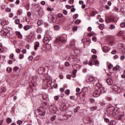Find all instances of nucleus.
Segmentation results:
<instances>
[{"label": "nucleus", "instance_id": "f257e3e1", "mask_svg": "<svg viewBox=\"0 0 125 125\" xmlns=\"http://www.w3.org/2000/svg\"><path fill=\"white\" fill-rule=\"evenodd\" d=\"M105 88L103 87L102 84L100 83H97L96 84L93 95L94 97H99L102 93H105Z\"/></svg>", "mask_w": 125, "mask_h": 125}, {"label": "nucleus", "instance_id": "f03ea898", "mask_svg": "<svg viewBox=\"0 0 125 125\" xmlns=\"http://www.w3.org/2000/svg\"><path fill=\"white\" fill-rule=\"evenodd\" d=\"M108 116L110 118H114L116 115L119 114V111L116 110V108L113 106L109 105L106 109Z\"/></svg>", "mask_w": 125, "mask_h": 125}, {"label": "nucleus", "instance_id": "7ed1b4c3", "mask_svg": "<svg viewBox=\"0 0 125 125\" xmlns=\"http://www.w3.org/2000/svg\"><path fill=\"white\" fill-rule=\"evenodd\" d=\"M66 41H67V38H65L63 36H61L56 39L55 43L57 45H61V44H62V43L63 42H65Z\"/></svg>", "mask_w": 125, "mask_h": 125}, {"label": "nucleus", "instance_id": "20e7f679", "mask_svg": "<svg viewBox=\"0 0 125 125\" xmlns=\"http://www.w3.org/2000/svg\"><path fill=\"white\" fill-rule=\"evenodd\" d=\"M2 34L3 36H6L7 38L12 37V34L10 33V30L7 29V28L3 29Z\"/></svg>", "mask_w": 125, "mask_h": 125}, {"label": "nucleus", "instance_id": "39448f33", "mask_svg": "<svg viewBox=\"0 0 125 125\" xmlns=\"http://www.w3.org/2000/svg\"><path fill=\"white\" fill-rule=\"evenodd\" d=\"M48 21H51L52 23H55L56 22V16L51 14L48 15Z\"/></svg>", "mask_w": 125, "mask_h": 125}, {"label": "nucleus", "instance_id": "423d86ee", "mask_svg": "<svg viewBox=\"0 0 125 125\" xmlns=\"http://www.w3.org/2000/svg\"><path fill=\"white\" fill-rule=\"evenodd\" d=\"M88 81L89 83H94L95 82H99V80L96 78H94L93 76H89L88 78Z\"/></svg>", "mask_w": 125, "mask_h": 125}, {"label": "nucleus", "instance_id": "0eeeda50", "mask_svg": "<svg viewBox=\"0 0 125 125\" xmlns=\"http://www.w3.org/2000/svg\"><path fill=\"white\" fill-rule=\"evenodd\" d=\"M112 90L115 93H120L122 92V90L120 88L118 87L117 85H114L112 86Z\"/></svg>", "mask_w": 125, "mask_h": 125}, {"label": "nucleus", "instance_id": "6e6552de", "mask_svg": "<svg viewBox=\"0 0 125 125\" xmlns=\"http://www.w3.org/2000/svg\"><path fill=\"white\" fill-rule=\"evenodd\" d=\"M38 111L39 112V115L41 116H44L45 114H44V110L42 109V107H39L38 108Z\"/></svg>", "mask_w": 125, "mask_h": 125}, {"label": "nucleus", "instance_id": "1a4fd4ad", "mask_svg": "<svg viewBox=\"0 0 125 125\" xmlns=\"http://www.w3.org/2000/svg\"><path fill=\"white\" fill-rule=\"evenodd\" d=\"M106 82L108 85H112L113 84V80L110 78H108L106 80Z\"/></svg>", "mask_w": 125, "mask_h": 125}, {"label": "nucleus", "instance_id": "9d476101", "mask_svg": "<svg viewBox=\"0 0 125 125\" xmlns=\"http://www.w3.org/2000/svg\"><path fill=\"white\" fill-rule=\"evenodd\" d=\"M32 25H26L23 27V29L24 30H25V31H28V30H30V29H32Z\"/></svg>", "mask_w": 125, "mask_h": 125}, {"label": "nucleus", "instance_id": "9b49d317", "mask_svg": "<svg viewBox=\"0 0 125 125\" xmlns=\"http://www.w3.org/2000/svg\"><path fill=\"white\" fill-rule=\"evenodd\" d=\"M42 42L45 44H47L49 42V37H44Z\"/></svg>", "mask_w": 125, "mask_h": 125}, {"label": "nucleus", "instance_id": "f8f14e48", "mask_svg": "<svg viewBox=\"0 0 125 125\" xmlns=\"http://www.w3.org/2000/svg\"><path fill=\"white\" fill-rule=\"evenodd\" d=\"M84 65H88L89 66H97L98 67V66H99V63H84Z\"/></svg>", "mask_w": 125, "mask_h": 125}, {"label": "nucleus", "instance_id": "ddd939ff", "mask_svg": "<svg viewBox=\"0 0 125 125\" xmlns=\"http://www.w3.org/2000/svg\"><path fill=\"white\" fill-rule=\"evenodd\" d=\"M39 47H40V42H36L35 43L34 49L35 50H38Z\"/></svg>", "mask_w": 125, "mask_h": 125}, {"label": "nucleus", "instance_id": "4468645a", "mask_svg": "<svg viewBox=\"0 0 125 125\" xmlns=\"http://www.w3.org/2000/svg\"><path fill=\"white\" fill-rule=\"evenodd\" d=\"M23 20H24V21H25V22H30V21L31 20V18H30L29 17H24L23 18Z\"/></svg>", "mask_w": 125, "mask_h": 125}, {"label": "nucleus", "instance_id": "2eb2a0df", "mask_svg": "<svg viewBox=\"0 0 125 125\" xmlns=\"http://www.w3.org/2000/svg\"><path fill=\"white\" fill-rule=\"evenodd\" d=\"M116 28V26H115V25L111 24L110 25V26L109 27V29L110 30H114V29Z\"/></svg>", "mask_w": 125, "mask_h": 125}, {"label": "nucleus", "instance_id": "dca6fc26", "mask_svg": "<svg viewBox=\"0 0 125 125\" xmlns=\"http://www.w3.org/2000/svg\"><path fill=\"white\" fill-rule=\"evenodd\" d=\"M50 34H51V32L49 31V30L46 31L45 35L47 36V37L50 38Z\"/></svg>", "mask_w": 125, "mask_h": 125}, {"label": "nucleus", "instance_id": "f3484780", "mask_svg": "<svg viewBox=\"0 0 125 125\" xmlns=\"http://www.w3.org/2000/svg\"><path fill=\"white\" fill-rule=\"evenodd\" d=\"M42 23H43V21L42 20H38L37 21V25H38V26H41V25H42Z\"/></svg>", "mask_w": 125, "mask_h": 125}, {"label": "nucleus", "instance_id": "a211bd4d", "mask_svg": "<svg viewBox=\"0 0 125 125\" xmlns=\"http://www.w3.org/2000/svg\"><path fill=\"white\" fill-rule=\"evenodd\" d=\"M16 35L18 36L19 38H22V35H21V33L20 32L17 31L16 32Z\"/></svg>", "mask_w": 125, "mask_h": 125}, {"label": "nucleus", "instance_id": "6ab92c4d", "mask_svg": "<svg viewBox=\"0 0 125 125\" xmlns=\"http://www.w3.org/2000/svg\"><path fill=\"white\" fill-rule=\"evenodd\" d=\"M123 34H124V31H120L118 33V34L117 35V36H118V37H122Z\"/></svg>", "mask_w": 125, "mask_h": 125}, {"label": "nucleus", "instance_id": "aec40b11", "mask_svg": "<svg viewBox=\"0 0 125 125\" xmlns=\"http://www.w3.org/2000/svg\"><path fill=\"white\" fill-rule=\"evenodd\" d=\"M103 51H104V52H108V47L106 46H104L103 48Z\"/></svg>", "mask_w": 125, "mask_h": 125}, {"label": "nucleus", "instance_id": "412c9836", "mask_svg": "<svg viewBox=\"0 0 125 125\" xmlns=\"http://www.w3.org/2000/svg\"><path fill=\"white\" fill-rule=\"evenodd\" d=\"M0 24L2 26H5V25H6V21H1L0 22Z\"/></svg>", "mask_w": 125, "mask_h": 125}, {"label": "nucleus", "instance_id": "4be33fe9", "mask_svg": "<svg viewBox=\"0 0 125 125\" xmlns=\"http://www.w3.org/2000/svg\"><path fill=\"white\" fill-rule=\"evenodd\" d=\"M83 92H87L88 91V87H85L83 89Z\"/></svg>", "mask_w": 125, "mask_h": 125}, {"label": "nucleus", "instance_id": "5701e85b", "mask_svg": "<svg viewBox=\"0 0 125 125\" xmlns=\"http://www.w3.org/2000/svg\"><path fill=\"white\" fill-rule=\"evenodd\" d=\"M7 122L8 124H10L12 122V119L10 118H7Z\"/></svg>", "mask_w": 125, "mask_h": 125}, {"label": "nucleus", "instance_id": "b1692460", "mask_svg": "<svg viewBox=\"0 0 125 125\" xmlns=\"http://www.w3.org/2000/svg\"><path fill=\"white\" fill-rule=\"evenodd\" d=\"M59 29H60V27H59V26L57 25H56L54 26V30H55V31H58Z\"/></svg>", "mask_w": 125, "mask_h": 125}, {"label": "nucleus", "instance_id": "393cba45", "mask_svg": "<svg viewBox=\"0 0 125 125\" xmlns=\"http://www.w3.org/2000/svg\"><path fill=\"white\" fill-rule=\"evenodd\" d=\"M65 7H66L67 9H71V8H72V7H74V5L70 6V5H65Z\"/></svg>", "mask_w": 125, "mask_h": 125}, {"label": "nucleus", "instance_id": "a878e982", "mask_svg": "<svg viewBox=\"0 0 125 125\" xmlns=\"http://www.w3.org/2000/svg\"><path fill=\"white\" fill-rule=\"evenodd\" d=\"M12 71V68H11V67H7V72L8 73H11Z\"/></svg>", "mask_w": 125, "mask_h": 125}, {"label": "nucleus", "instance_id": "bb28decb", "mask_svg": "<svg viewBox=\"0 0 125 125\" xmlns=\"http://www.w3.org/2000/svg\"><path fill=\"white\" fill-rule=\"evenodd\" d=\"M70 46L71 47H75V41H73V43L71 42L70 43Z\"/></svg>", "mask_w": 125, "mask_h": 125}, {"label": "nucleus", "instance_id": "cd10ccee", "mask_svg": "<svg viewBox=\"0 0 125 125\" xmlns=\"http://www.w3.org/2000/svg\"><path fill=\"white\" fill-rule=\"evenodd\" d=\"M78 110H80V106H78L74 109V113H77Z\"/></svg>", "mask_w": 125, "mask_h": 125}, {"label": "nucleus", "instance_id": "c85d7f7f", "mask_svg": "<svg viewBox=\"0 0 125 125\" xmlns=\"http://www.w3.org/2000/svg\"><path fill=\"white\" fill-rule=\"evenodd\" d=\"M6 89L5 87L1 88V89H0V92L1 93L2 92H5L6 91Z\"/></svg>", "mask_w": 125, "mask_h": 125}, {"label": "nucleus", "instance_id": "c756f323", "mask_svg": "<svg viewBox=\"0 0 125 125\" xmlns=\"http://www.w3.org/2000/svg\"><path fill=\"white\" fill-rule=\"evenodd\" d=\"M15 23L16 24H20V20H19V19L15 20Z\"/></svg>", "mask_w": 125, "mask_h": 125}, {"label": "nucleus", "instance_id": "7c9ffc66", "mask_svg": "<svg viewBox=\"0 0 125 125\" xmlns=\"http://www.w3.org/2000/svg\"><path fill=\"white\" fill-rule=\"evenodd\" d=\"M110 125H116V122L114 121H111L109 123Z\"/></svg>", "mask_w": 125, "mask_h": 125}, {"label": "nucleus", "instance_id": "2f4dec72", "mask_svg": "<svg viewBox=\"0 0 125 125\" xmlns=\"http://www.w3.org/2000/svg\"><path fill=\"white\" fill-rule=\"evenodd\" d=\"M73 32H76V31L78 30V26H74L72 29Z\"/></svg>", "mask_w": 125, "mask_h": 125}, {"label": "nucleus", "instance_id": "473e14b6", "mask_svg": "<svg viewBox=\"0 0 125 125\" xmlns=\"http://www.w3.org/2000/svg\"><path fill=\"white\" fill-rule=\"evenodd\" d=\"M81 23V20H77L75 21V24L76 25H79V24Z\"/></svg>", "mask_w": 125, "mask_h": 125}, {"label": "nucleus", "instance_id": "72a5a7b5", "mask_svg": "<svg viewBox=\"0 0 125 125\" xmlns=\"http://www.w3.org/2000/svg\"><path fill=\"white\" fill-rule=\"evenodd\" d=\"M27 16L31 18V16H32V13H31V12H27Z\"/></svg>", "mask_w": 125, "mask_h": 125}, {"label": "nucleus", "instance_id": "f704fd0d", "mask_svg": "<svg viewBox=\"0 0 125 125\" xmlns=\"http://www.w3.org/2000/svg\"><path fill=\"white\" fill-rule=\"evenodd\" d=\"M120 26H121V28H125V22H121L120 23Z\"/></svg>", "mask_w": 125, "mask_h": 125}, {"label": "nucleus", "instance_id": "c9c22d12", "mask_svg": "<svg viewBox=\"0 0 125 125\" xmlns=\"http://www.w3.org/2000/svg\"><path fill=\"white\" fill-rule=\"evenodd\" d=\"M65 94H67V95H69L70 94V90L67 89L65 91Z\"/></svg>", "mask_w": 125, "mask_h": 125}, {"label": "nucleus", "instance_id": "e433bc0d", "mask_svg": "<svg viewBox=\"0 0 125 125\" xmlns=\"http://www.w3.org/2000/svg\"><path fill=\"white\" fill-rule=\"evenodd\" d=\"M42 27H39L37 29V32L38 33H42Z\"/></svg>", "mask_w": 125, "mask_h": 125}, {"label": "nucleus", "instance_id": "4c0bfd02", "mask_svg": "<svg viewBox=\"0 0 125 125\" xmlns=\"http://www.w3.org/2000/svg\"><path fill=\"white\" fill-rule=\"evenodd\" d=\"M19 58H20V59H23V58H24V55L22 54H20Z\"/></svg>", "mask_w": 125, "mask_h": 125}, {"label": "nucleus", "instance_id": "58836bf2", "mask_svg": "<svg viewBox=\"0 0 125 125\" xmlns=\"http://www.w3.org/2000/svg\"><path fill=\"white\" fill-rule=\"evenodd\" d=\"M108 69H112V68H113V65H112V64H111V63H109V64H108Z\"/></svg>", "mask_w": 125, "mask_h": 125}, {"label": "nucleus", "instance_id": "ea45409f", "mask_svg": "<svg viewBox=\"0 0 125 125\" xmlns=\"http://www.w3.org/2000/svg\"><path fill=\"white\" fill-rule=\"evenodd\" d=\"M91 52H92V53H94V54H96V53L97 52L95 49H92L91 50Z\"/></svg>", "mask_w": 125, "mask_h": 125}, {"label": "nucleus", "instance_id": "a19ab883", "mask_svg": "<svg viewBox=\"0 0 125 125\" xmlns=\"http://www.w3.org/2000/svg\"><path fill=\"white\" fill-rule=\"evenodd\" d=\"M62 13L64 14V15H67V14H68V11H67L66 10H63Z\"/></svg>", "mask_w": 125, "mask_h": 125}, {"label": "nucleus", "instance_id": "79ce46f5", "mask_svg": "<svg viewBox=\"0 0 125 125\" xmlns=\"http://www.w3.org/2000/svg\"><path fill=\"white\" fill-rule=\"evenodd\" d=\"M5 11H6V12H11V9L9 8H6Z\"/></svg>", "mask_w": 125, "mask_h": 125}, {"label": "nucleus", "instance_id": "37998d69", "mask_svg": "<svg viewBox=\"0 0 125 125\" xmlns=\"http://www.w3.org/2000/svg\"><path fill=\"white\" fill-rule=\"evenodd\" d=\"M14 57V54L13 53H12L10 55L9 58H10V59H13Z\"/></svg>", "mask_w": 125, "mask_h": 125}, {"label": "nucleus", "instance_id": "c03bdc74", "mask_svg": "<svg viewBox=\"0 0 125 125\" xmlns=\"http://www.w3.org/2000/svg\"><path fill=\"white\" fill-rule=\"evenodd\" d=\"M77 17H79V14H76L73 16V19H77Z\"/></svg>", "mask_w": 125, "mask_h": 125}, {"label": "nucleus", "instance_id": "a18cd8bd", "mask_svg": "<svg viewBox=\"0 0 125 125\" xmlns=\"http://www.w3.org/2000/svg\"><path fill=\"white\" fill-rule=\"evenodd\" d=\"M92 40L93 42H96V41H97V39L95 36H94L93 37H92Z\"/></svg>", "mask_w": 125, "mask_h": 125}, {"label": "nucleus", "instance_id": "49530a36", "mask_svg": "<svg viewBox=\"0 0 125 125\" xmlns=\"http://www.w3.org/2000/svg\"><path fill=\"white\" fill-rule=\"evenodd\" d=\"M60 92L62 93V92H64L65 91V88H61L60 89Z\"/></svg>", "mask_w": 125, "mask_h": 125}, {"label": "nucleus", "instance_id": "de8ad7c7", "mask_svg": "<svg viewBox=\"0 0 125 125\" xmlns=\"http://www.w3.org/2000/svg\"><path fill=\"white\" fill-rule=\"evenodd\" d=\"M22 122L21 120H19L17 122V124H18V125H22Z\"/></svg>", "mask_w": 125, "mask_h": 125}, {"label": "nucleus", "instance_id": "09e8293b", "mask_svg": "<svg viewBox=\"0 0 125 125\" xmlns=\"http://www.w3.org/2000/svg\"><path fill=\"white\" fill-rule=\"evenodd\" d=\"M4 51V50L3 49V48L1 47V46H0V52H3Z\"/></svg>", "mask_w": 125, "mask_h": 125}, {"label": "nucleus", "instance_id": "8fccbe9b", "mask_svg": "<svg viewBox=\"0 0 125 125\" xmlns=\"http://www.w3.org/2000/svg\"><path fill=\"white\" fill-rule=\"evenodd\" d=\"M72 76L71 75H67L66 76V79H68V80H71V77Z\"/></svg>", "mask_w": 125, "mask_h": 125}, {"label": "nucleus", "instance_id": "3c124183", "mask_svg": "<svg viewBox=\"0 0 125 125\" xmlns=\"http://www.w3.org/2000/svg\"><path fill=\"white\" fill-rule=\"evenodd\" d=\"M19 70V67L18 66H16L14 68V71H18Z\"/></svg>", "mask_w": 125, "mask_h": 125}, {"label": "nucleus", "instance_id": "603ef678", "mask_svg": "<svg viewBox=\"0 0 125 125\" xmlns=\"http://www.w3.org/2000/svg\"><path fill=\"white\" fill-rule=\"evenodd\" d=\"M54 99L56 101H58V99H59V97L56 96L54 97Z\"/></svg>", "mask_w": 125, "mask_h": 125}, {"label": "nucleus", "instance_id": "864d4df0", "mask_svg": "<svg viewBox=\"0 0 125 125\" xmlns=\"http://www.w3.org/2000/svg\"><path fill=\"white\" fill-rule=\"evenodd\" d=\"M97 109V107H91L90 108L91 111H94V110H96Z\"/></svg>", "mask_w": 125, "mask_h": 125}, {"label": "nucleus", "instance_id": "5fc2aeb1", "mask_svg": "<svg viewBox=\"0 0 125 125\" xmlns=\"http://www.w3.org/2000/svg\"><path fill=\"white\" fill-rule=\"evenodd\" d=\"M99 28H100V30H104V27H103V25H100Z\"/></svg>", "mask_w": 125, "mask_h": 125}, {"label": "nucleus", "instance_id": "6e6d98bb", "mask_svg": "<svg viewBox=\"0 0 125 125\" xmlns=\"http://www.w3.org/2000/svg\"><path fill=\"white\" fill-rule=\"evenodd\" d=\"M104 122L105 123H109V122H110V120H109L107 118H105L104 119Z\"/></svg>", "mask_w": 125, "mask_h": 125}, {"label": "nucleus", "instance_id": "4d7b16f0", "mask_svg": "<svg viewBox=\"0 0 125 125\" xmlns=\"http://www.w3.org/2000/svg\"><path fill=\"white\" fill-rule=\"evenodd\" d=\"M28 60H30V61H32V60H33V56H30L28 57Z\"/></svg>", "mask_w": 125, "mask_h": 125}, {"label": "nucleus", "instance_id": "13d9d810", "mask_svg": "<svg viewBox=\"0 0 125 125\" xmlns=\"http://www.w3.org/2000/svg\"><path fill=\"white\" fill-rule=\"evenodd\" d=\"M116 70H121V67L119 65H116Z\"/></svg>", "mask_w": 125, "mask_h": 125}, {"label": "nucleus", "instance_id": "bf43d9fd", "mask_svg": "<svg viewBox=\"0 0 125 125\" xmlns=\"http://www.w3.org/2000/svg\"><path fill=\"white\" fill-rule=\"evenodd\" d=\"M76 92H80L81 91V89L79 87L76 88Z\"/></svg>", "mask_w": 125, "mask_h": 125}, {"label": "nucleus", "instance_id": "052dcab7", "mask_svg": "<svg viewBox=\"0 0 125 125\" xmlns=\"http://www.w3.org/2000/svg\"><path fill=\"white\" fill-rule=\"evenodd\" d=\"M111 53L112 54H116V53H117V51H116V50H113L111 51Z\"/></svg>", "mask_w": 125, "mask_h": 125}, {"label": "nucleus", "instance_id": "680f3d73", "mask_svg": "<svg viewBox=\"0 0 125 125\" xmlns=\"http://www.w3.org/2000/svg\"><path fill=\"white\" fill-rule=\"evenodd\" d=\"M76 74H77V69H74L73 71V75H76Z\"/></svg>", "mask_w": 125, "mask_h": 125}, {"label": "nucleus", "instance_id": "e2e57ef3", "mask_svg": "<svg viewBox=\"0 0 125 125\" xmlns=\"http://www.w3.org/2000/svg\"><path fill=\"white\" fill-rule=\"evenodd\" d=\"M69 3H70V4H72V3H74V0H69Z\"/></svg>", "mask_w": 125, "mask_h": 125}, {"label": "nucleus", "instance_id": "0e129e2a", "mask_svg": "<svg viewBox=\"0 0 125 125\" xmlns=\"http://www.w3.org/2000/svg\"><path fill=\"white\" fill-rule=\"evenodd\" d=\"M13 16H14V15L13 13H10L9 15V17H10V18H12V17H13Z\"/></svg>", "mask_w": 125, "mask_h": 125}, {"label": "nucleus", "instance_id": "69168bd1", "mask_svg": "<svg viewBox=\"0 0 125 125\" xmlns=\"http://www.w3.org/2000/svg\"><path fill=\"white\" fill-rule=\"evenodd\" d=\"M70 98L71 100H75V97H74V96H70Z\"/></svg>", "mask_w": 125, "mask_h": 125}, {"label": "nucleus", "instance_id": "338daca9", "mask_svg": "<svg viewBox=\"0 0 125 125\" xmlns=\"http://www.w3.org/2000/svg\"><path fill=\"white\" fill-rule=\"evenodd\" d=\"M125 55L122 56L121 57V58H120L121 60H124V59H125Z\"/></svg>", "mask_w": 125, "mask_h": 125}, {"label": "nucleus", "instance_id": "774afa93", "mask_svg": "<svg viewBox=\"0 0 125 125\" xmlns=\"http://www.w3.org/2000/svg\"><path fill=\"white\" fill-rule=\"evenodd\" d=\"M122 38H123V39H125V32H124L123 34H122Z\"/></svg>", "mask_w": 125, "mask_h": 125}]
</instances>
